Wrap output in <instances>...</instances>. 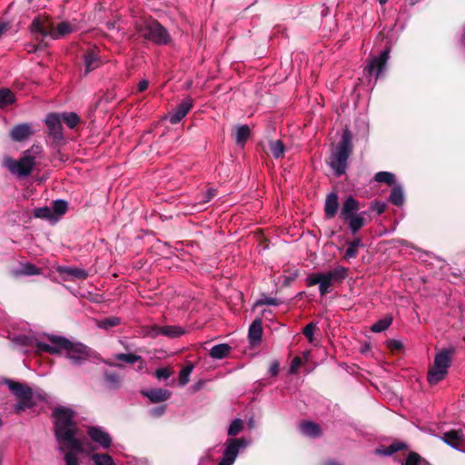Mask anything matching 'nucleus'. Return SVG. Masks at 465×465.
<instances>
[{"mask_svg":"<svg viewBox=\"0 0 465 465\" xmlns=\"http://www.w3.org/2000/svg\"><path fill=\"white\" fill-rule=\"evenodd\" d=\"M114 360L130 365L138 363L137 369L139 371L146 369L144 360L140 355L134 353H117L114 355Z\"/></svg>","mask_w":465,"mask_h":465,"instance_id":"nucleus-23","label":"nucleus"},{"mask_svg":"<svg viewBox=\"0 0 465 465\" xmlns=\"http://www.w3.org/2000/svg\"><path fill=\"white\" fill-rule=\"evenodd\" d=\"M57 155L59 156L60 161H64V156L60 153V152H57Z\"/></svg>","mask_w":465,"mask_h":465,"instance_id":"nucleus-61","label":"nucleus"},{"mask_svg":"<svg viewBox=\"0 0 465 465\" xmlns=\"http://www.w3.org/2000/svg\"><path fill=\"white\" fill-rule=\"evenodd\" d=\"M352 134L348 128L343 129L340 142L331 154L329 164L335 175L344 174L348 166V159L352 153Z\"/></svg>","mask_w":465,"mask_h":465,"instance_id":"nucleus-3","label":"nucleus"},{"mask_svg":"<svg viewBox=\"0 0 465 465\" xmlns=\"http://www.w3.org/2000/svg\"><path fill=\"white\" fill-rule=\"evenodd\" d=\"M349 243L351 245L354 246L356 249H359V247L363 246L361 238H355L353 241L350 242Z\"/></svg>","mask_w":465,"mask_h":465,"instance_id":"nucleus-57","label":"nucleus"},{"mask_svg":"<svg viewBox=\"0 0 465 465\" xmlns=\"http://www.w3.org/2000/svg\"><path fill=\"white\" fill-rule=\"evenodd\" d=\"M64 336L60 335H54V334H48L46 335L47 340L52 343V345H49L45 342L38 341L36 342V349L37 351L40 352H46L53 355H61V348L58 345L57 342L54 341L56 338H63Z\"/></svg>","mask_w":465,"mask_h":465,"instance_id":"nucleus-20","label":"nucleus"},{"mask_svg":"<svg viewBox=\"0 0 465 465\" xmlns=\"http://www.w3.org/2000/svg\"><path fill=\"white\" fill-rule=\"evenodd\" d=\"M311 356L310 351H305L300 355H296L291 361L288 374L298 375L306 374L311 369L309 358Z\"/></svg>","mask_w":465,"mask_h":465,"instance_id":"nucleus-13","label":"nucleus"},{"mask_svg":"<svg viewBox=\"0 0 465 465\" xmlns=\"http://www.w3.org/2000/svg\"><path fill=\"white\" fill-rule=\"evenodd\" d=\"M144 374L150 375L153 374L148 369H144ZM174 374V371L172 367L166 366V367H161L154 371L153 375L155 378H169L170 376Z\"/></svg>","mask_w":465,"mask_h":465,"instance_id":"nucleus-40","label":"nucleus"},{"mask_svg":"<svg viewBox=\"0 0 465 465\" xmlns=\"http://www.w3.org/2000/svg\"><path fill=\"white\" fill-rule=\"evenodd\" d=\"M391 47L387 45L380 54L379 56H371L369 60L368 65L364 71H367L370 76L375 75L378 79L380 74L383 72L390 58Z\"/></svg>","mask_w":465,"mask_h":465,"instance_id":"nucleus-10","label":"nucleus"},{"mask_svg":"<svg viewBox=\"0 0 465 465\" xmlns=\"http://www.w3.org/2000/svg\"><path fill=\"white\" fill-rule=\"evenodd\" d=\"M193 364L191 362H187L184 366H183L179 371L178 378H188L193 370Z\"/></svg>","mask_w":465,"mask_h":465,"instance_id":"nucleus-49","label":"nucleus"},{"mask_svg":"<svg viewBox=\"0 0 465 465\" xmlns=\"http://www.w3.org/2000/svg\"><path fill=\"white\" fill-rule=\"evenodd\" d=\"M316 329V324L314 322H310L302 330L303 335L308 339L310 342L313 341V334Z\"/></svg>","mask_w":465,"mask_h":465,"instance_id":"nucleus-46","label":"nucleus"},{"mask_svg":"<svg viewBox=\"0 0 465 465\" xmlns=\"http://www.w3.org/2000/svg\"><path fill=\"white\" fill-rule=\"evenodd\" d=\"M87 435L89 438L100 446L102 449H108L112 444L110 435L102 428L90 426L87 427Z\"/></svg>","mask_w":465,"mask_h":465,"instance_id":"nucleus-15","label":"nucleus"},{"mask_svg":"<svg viewBox=\"0 0 465 465\" xmlns=\"http://www.w3.org/2000/svg\"><path fill=\"white\" fill-rule=\"evenodd\" d=\"M68 209V203L64 200H55L52 203V213L54 215L62 216Z\"/></svg>","mask_w":465,"mask_h":465,"instance_id":"nucleus-39","label":"nucleus"},{"mask_svg":"<svg viewBox=\"0 0 465 465\" xmlns=\"http://www.w3.org/2000/svg\"><path fill=\"white\" fill-rule=\"evenodd\" d=\"M149 83L147 80H142L137 85V91L140 93L144 92L148 88Z\"/></svg>","mask_w":465,"mask_h":465,"instance_id":"nucleus-56","label":"nucleus"},{"mask_svg":"<svg viewBox=\"0 0 465 465\" xmlns=\"http://www.w3.org/2000/svg\"><path fill=\"white\" fill-rule=\"evenodd\" d=\"M374 180L378 183H383L389 186H392L395 183V175L390 172H378L374 175Z\"/></svg>","mask_w":465,"mask_h":465,"instance_id":"nucleus-37","label":"nucleus"},{"mask_svg":"<svg viewBox=\"0 0 465 465\" xmlns=\"http://www.w3.org/2000/svg\"><path fill=\"white\" fill-rule=\"evenodd\" d=\"M378 2L381 4V5H385L388 0H378Z\"/></svg>","mask_w":465,"mask_h":465,"instance_id":"nucleus-62","label":"nucleus"},{"mask_svg":"<svg viewBox=\"0 0 465 465\" xmlns=\"http://www.w3.org/2000/svg\"><path fill=\"white\" fill-rule=\"evenodd\" d=\"M54 341L61 348V355L74 366H81L95 357V351L82 342L72 341L65 337L56 338Z\"/></svg>","mask_w":465,"mask_h":465,"instance_id":"nucleus-4","label":"nucleus"},{"mask_svg":"<svg viewBox=\"0 0 465 465\" xmlns=\"http://www.w3.org/2000/svg\"><path fill=\"white\" fill-rule=\"evenodd\" d=\"M45 123L47 127L48 136L52 139L53 146H59L64 141L63 125L59 113H50L46 115Z\"/></svg>","mask_w":465,"mask_h":465,"instance_id":"nucleus-9","label":"nucleus"},{"mask_svg":"<svg viewBox=\"0 0 465 465\" xmlns=\"http://www.w3.org/2000/svg\"><path fill=\"white\" fill-rule=\"evenodd\" d=\"M281 302L276 298L265 297L257 302V305H273L277 306Z\"/></svg>","mask_w":465,"mask_h":465,"instance_id":"nucleus-50","label":"nucleus"},{"mask_svg":"<svg viewBox=\"0 0 465 465\" xmlns=\"http://www.w3.org/2000/svg\"><path fill=\"white\" fill-rule=\"evenodd\" d=\"M193 105V99L186 97L183 99L173 112L170 113L169 121L172 124H179L183 118L189 113Z\"/></svg>","mask_w":465,"mask_h":465,"instance_id":"nucleus-16","label":"nucleus"},{"mask_svg":"<svg viewBox=\"0 0 465 465\" xmlns=\"http://www.w3.org/2000/svg\"><path fill=\"white\" fill-rule=\"evenodd\" d=\"M360 209V202L352 195L345 197L341 205L339 216L348 225L352 234L358 233L366 224L364 213H359Z\"/></svg>","mask_w":465,"mask_h":465,"instance_id":"nucleus-5","label":"nucleus"},{"mask_svg":"<svg viewBox=\"0 0 465 465\" xmlns=\"http://www.w3.org/2000/svg\"><path fill=\"white\" fill-rule=\"evenodd\" d=\"M425 460L421 459L417 453H411L404 465H425Z\"/></svg>","mask_w":465,"mask_h":465,"instance_id":"nucleus-45","label":"nucleus"},{"mask_svg":"<svg viewBox=\"0 0 465 465\" xmlns=\"http://www.w3.org/2000/svg\"><path fill=\"white\" fill-rule=\"evenodd\" d=\"M55 29L52 23L41 20L40 17H35L31 24L32 32L39 33L43 36H50L53 39Z\"/></svg>","mask_w":465,"mask_h":465,"instance_id":"nucleus-19","label":"nucleus"},{"mask_svg":"<svg viewBox=\"0 0 465 465\" xmlns=\"http://www.w3.org/2000/svg\"><path fill=\"white\" fill-rule=\"evenodd\" d=\"M393 318L391 315H386L384 318L380 319L371 327V331L373 332H381L387 330L392 323Z\"/></svg>","mask_w":465,"mask_h":465,"instance_id":"nucleus-34","label":"nucleus"},{"mask_svg":"<svg viewBox=\"0 0 465 465\" xmlns=\"http://www.w3.org/2000/svg\"><path fill=\"white\" fill-rule=\"evenodd\" d=\"M300 430L303 434L310 437H316L321 433L319 425L310 421L302 422L300 424Z\"/></svg>","mask_w":465,"mask_h":465,"instance_id":"nucleus-31","label":"nucleus"},{"mask_svg":"<svg viewBox=\"0 0 465 465\" xmlns=\"http://www.w3.org/2000/svg\"><path fill=\"white\" fill-rule=\"evenodd\" d=\"M216 195V190L210 188L206 191L203 202L207 203Z\"/></svg>","mask_w":465,"mask_h":465,"instance_id":"nucleus-53","label":"nucleus"},{"mask_svg":"<svg viewBox=\"0 0 465 465\" xmlns=\"http://www.w3.org/2000/svg\"><path fill=\"white\" fill-rule=\"evenodd\" d=\"M114 98H115V94L113 91H111V92H107L106 94H104L103 95V97L100 99V102L104 101L105 103H110L113 100H114Z\"/></svg>","mask_w":465,"mask_h":465,"instance_id":"nucleus-54","label":"nucleus"},{"mask_svg":"<svg viewBox=\"0 0 465 465\" xmlns=\"http://www.w3.org/2000/svg\"><path fill=\"white\" fill-rule=\"evenodd\" d=\"M262 322L261 319H255L249 327L248 339L252 346H256L262 341Z\"/></svg>","mask_w":465,"mask_h":465,"instance_id":"nucleus-22","label":"nucleus"},{"mask_svg":"<svg viewBox=\"0 0 465 465\" xmlns=\"http://www.w3.org/2000/svg\"><path fill=\"white\" fill-rule=\"evenodd\" d=\"M451 362V352L444 350L437 353L433 367L428 371L427 378H434L436 375H445Z\"/></svg>","mask_w":465,"mask_h":465,"instance_id":"nucleus-12","label":"nucleus"},{"mask_svg":"<svg viewBox=\"0 0 465 465\" xmlns=\"http://www.w3.org/2000/svg\"><path fill=\"white\" fill-rule=\"evenodd\" d=\"M348 272L347 268L339 265L328 272L310 273L305 283L308 287L318 284L321 296H325L331 292L332 286L341 284L347 278Z\"/></svg>","mask_w":465,"mask_h":465,"instance_id":"nucleus-2","label":"nucleus"},{"mask_svg":"<svg viewBox=\"0 0 465 465\" xmlns=\"http://www.w3.org/2000/svg\"><path fill=\"white\" fill-rule=\"evenodd\" d=\"M248 441L245 439H231L225 443L223 457L219 465H232L238 456L239 449L245 448Z\"/></svg>","mask_w":465,"mask_h":465,"instance_id":"nucleus-11","label":"nucleus"},{"mask_svg":"<svg viewBox=\"0 0 465 465\" xmlns=\"http://www.w3.org/2000/svg\"><path fill=\"white\" fill-rule=\"evenodd\" d=\"M187 381L188 380H180L179 385L182 386V387L184 386L186 384Z\"/></svg>","mask_w":465,"mask_h":465,"instance_id":"nucleus-59","label":"nucleus"},{"mask_svg":"<svg viewBox=\"0 0 465 465\" xmlns=\"http://www.w3.org/2000/svg\"><path fill=\"white\" fill-rule=\"evenodd\" d=\"M251 134V130L247 124L240 125L237 127L234 134V141L238 145H244Z\"/></svg>","mask_w":465,"mask_h":465,"instance_id":"nucleus-30","label":"nucleus"},{"mask_svg":"<svg viewBox=\"0 0 465 465\" xmlns=\"http://www.w3.org/2000/svg\"><path fill=\"white\" fill-rule=\"evenodd\" d=\"M232 348L227 343L214 345L209 351V355L213 359H223L229 355Z\"/></svg>","mask_w":465,"mask_h":465,"instance_id":"nucleus-28","label":"nucleus"},{"mask_svg":"<svg viewBox=\"0 0 465 465\" xmlns=\"http://www.w3.org/2000/svg\"><path fill=\"white\" fill-rule=\"evenodd\" d=\"M76 26L69 22L64 21L57 25L55 29V33L54 35V39H58L62 36L69 35L75 31Z\"/></svg>","mask_w":465,"mask_h":465,"instance_id":"nucleus-29","label":"nucleus"},{"mask_svg":"<svg viewBox=\"0 0 465 465\" xmlns=\"http://www.w3.org/2000/svg\"><path fill=\"white\" fill-rule=\"evenodd\" d=\"M15 102V94L8 88L0 89V108H5Z\"/></svg>","mask_w":465,"mask_h":465,"instance_id":"nucleus-33","label":"nucleus"},{"mask_svg":"<svg viewBox=\"0 0 465 465\" xmlns=\"http://www.w3.org/2000/svg\"><path fill=\"white\" fill-rule=\"evenodd\" d=\"M5 384L19 401L15 406V410L17 411H24L26 408L35 405L38 401L47 400V394L34 392L30 388L23 383L16 382L12 380H5Z\"/></svg>","mask_w":465,"mask_h":465,"instance_id":"nucleus-8","label":"nucleus"},{"mask_svg":"<svg viewBox=\"0 0 465 465\" xmlns=\"http://www.w3.org/2000/svg\"><path fill=\"white\" fill-rule=\"evenodd\" d=\"M34 216L35 218H40V219H44V220L54 219V214L52 213V210L48 206H44V207L35 209Z\"/></svg>","mask_w":465,"mask_h":465,"instance_id":"nucleus-41","label":"nucleus"},{"mask_svg":"<svg viewBox=\"0 0 465 465\" xmlns=\"http://www.w3.org/2000/svg\"><path fill=\"white\" fill-rule=\"evenodd\" d=\"M136 28L141 37L155 45H165L171 42L166 28L152 16L137 22Z\"/></svg>","mask_w":465,"mask_h":465,"instance_id":"nucleus-6","label":"nucleus"},{"mask_svg":"<svg viewBox=\"0 0 465 465\" xmlns=\"http://www.w3.org/2000/svg\"><path fill=\"white\" fill-rule=\"evenodd\" d=\"M85 74L98 68L102 62L99 56V49L96 46L88 48L84 54Z\"/></svg>","mask_w":465,"mask_h":465,"instance_id":"nucleus-18","label":"nucleus"},{"mask_svg":"<svg viewBox=\"0 0 465 465\" xmlns=\"http://www.w3.org/2000/svg\"><path fill=\"white\" fill-rule=\"evenodd\" d=\"M58 272L61 274L66 275L68 277H71L73 279H85L88 276V273L85 270L81 268H75V267H68V266H62L59 267Z\"/></svg>","mask_w":465,"mask_h":465,"instance_id":"nucleus-25","label":"nucleus"},{"mask_svg":"<svg viewBox=\"0 0 465 465\" xmlns=\"http://www.w3.org/2000/svg\"><path fill=\"white\" fill-rule=\"evenodd\" d=\"M150 413L153 417H160L164 413V408L163 407L154 408L150 411Z\"/></svg>","mask_w":465,"mask_h":465,"instance_id":"nucleus-55","label":"nucleus"},{"mask_svg":"<svg viewBox=\"0 0 465 465\" xmlns=\"http://www.w3.org/2000/svg\"><path fill=\"white\" fill-rule=\"evenodd\" d=\"M184 332H185L184 330L180 326H176V325L160 326V325L154 324L149 328L147 335L152 338H155L159 335H163L165 337L173 339V338L182 336L183 334H184Z\"/></svg>","mask_w":465,"mask_h":465,"instance_id":"nucleus-14","label":"nucleus"},{"mask_svg":"<svg viewBox=\"0 0 465 465\" xmlns=\"http://www.w3.org/2000/svg\"><path fill=\"white\" fill-rule=\"evenodd\" d=\"M339 208L340 202L338 193L336 192L328 193L324 201V218L326 220L334 218L339 213Z\"/></svg>","mask_w":465,"mask_h":465,"instance_id":"nucleus-17","label":"nucleus"},{"mask_svg":"<svg viewBox=\"0 0 465 465\" xmlns=\"http://www.w3.org/2000/svg\"><path fill=\"white\" fill-rule=\"evenodd\" d=\"M438 381V380H434V379L430 380V384H431V385L436 384V381Z\"/></svg>","mask_w":465,"mask_h":465,"instance_id":"nucleus-63","label":"nucleus"},{"mask_svg":"<svg viewBox=\"0 0 465 465\" xmlns=\"http://www.w3.org/2000/svg\"><path fill=\"white\" fill-rule=\"evenodd\" d=\"M387 348L392 352H398L402 350L403 345L401 341L397 340H388L387 341Z\"/></svg>","mask_w":465,"mask_h":465,"instance_id":"nucleus-48","label":"nucleus"},{"mask_svg":"<svg viewBox=\"0 0 465 465\" xmlns=\"http://www.w3.org/2000/svg\"><path fill=\"white\" fill-rule=\"evenodd\" d=\"M358 255V249L348 243L344 257L346 259L355 258Z\"/></svg>","mask_w":465,"mask_h":465,"instance_id":"nucleus-52","label":"nucleus"},{"mask_svg":"<svg viewBox=\"0 0 465 465\" xmlns=\"http://www.w3.org/2000/svg\"><path fill=\"white\" fill-rule=\"evenodd\" d=\"M269 149L272 156L276 159L281 158L285 151V146L282 140L269 142Z\"/></svg>","mask_w":465,"mask_h":465,"instance_id":"nucleus-36","label":"nucleus"},{"mask_svg":"<svg viewBox=\"0 0 465 465\" xmlns=\"http://www.w3.org/2000/svg\"><path fill=\"white\" fill-rule=\"evenodd\" d=\"M386 207L385 203L375 200L371 203L370 210L376 212L380 215L385 212Z\"/></svg>","mask_w":465,"mask_h":465,"instance_id":"nucleus-47","label":"nucleus"},{"mask_svg":"<svg viewBox=\"0 0 465 465\" xmlns=\"http://www.w3.org/2000/svg\"><path fill=\"white\" fill-rule=\"evenodd\" d=\"M242 430V421L240 419L234 420L228 430V434L230 436L237 435Z\"/></svg>","mask_w":465,"mask_h":465,"instance_id":"nucleus-44","label":"nucleus"},{"mask_svg":"<svg viewBox=\"0 0 465 465\" xmlns=\"http://www.w3.org/2000/svg\"><path fill=\"white\" fill-rule=\"evenodd\" d=\"M33 131L29 124H20L15 125L10 131V137L15 142H22L26 140Z\"/></svg>","mask_w":465,"mask_h":465,"instance_id":"nucleus-21","label":"nucleus"},{"mask_svg":"<svg viewBox=\"0 0 465 465\" xmlns=\"http://www.w3.org/2000/svg\"><path fill=\"white\" fill-rule=\"evenodd\" d=\"M92 451H94L95 448H90ZM90 459L94 465H115L114 459L106 453L93 452L90 454Z\"/></svg>","mask_w":465,"mask_h":465,"instance_id":"nucleus-27","label":"nucleus"},{"mask_svg":"<svg viewBox=\"0 0 465 465\" xmlns=\"http://www.w3.org/2000/svg\"><path fill=\"white\" fill-rule=\"evenodd\" d=\"M41 151V146L33 145L30 149L25 151L24 155L19 160L5 156L4 165L10 173L17 174L19 177H26L31 174L35 165V157L32 153L36 154Z\"/></svg>","mask_w":465,"mask_h":465,"instance_id":"nucleus-7","label":"nucleus"},{"mask_svg":"<svg viewBox=\"0 0 465 465\" xmlns=\"http://www.w3.org/2000/svg\"><path fill=\"white\" fill-rule=\"evenodd\" d=\"M401 448H402V444H401V443H394V444H391V445H390L389 447H387L385 449H378V450H376V453L377 454H381V455H391L392 453L398 451Z\"/></svg>","mask_w":465,"mask_h":465,"instance_id":"nucleus-42","label":"nucleus"},{"mask_svg":"<svg viewBox=\"0 0 465 465\" xmlns=\"http://www.w3.org/2000/svg\"><path fill=\"white\" fill-rule=\"evenodd\" d=\"M53 415L59 450L64 453L66 465H80L77 455L84 451V445L75 438L78 429L73 421L74 411L68 407L59 406L54 410Z\"/></svg>","mask_w":465,"mask_h":465,"instance_id":"nucleus-1","label":"nucleus"},{"mask_svg":"<svg viewBox=\"0 0 465 465\" xmlns=\"http://www.w3.org/2000/svg\"><path fill=\"white\" fill-rule=\"evenodd\" d=\"M41 269L36 267L35 264L26 263L24 265L21 273L24 275H37L40 274Z\"/></svg>","mask_w":465,"mask_h":465,"instance_id":"nucleus-43","label":"nucleus"},{"mask_svg":"<svg viewBox=\"0 0 465 465\" xmlns=\"http://www.w3.org/2000/svg\"><path fill=\"white\" fill-rule=\"evenodd\" d=\"M460 43L463 45V47L465 48V30L463 31V33L461 35Z\"/></svg>","mask_w":465,"mask_h":465,"instance_id":"nucleus-58","label":"nucleus"},{"mask_svg":"<svg viewBox=\"0 0 465 465\" xmlns=\"http://www.w3.org/2000/svg\"><path fill=\"white\" fill-rule=\"evenodd\" d=\"M121 323V319L116 316H110L108 318L97 322V327L104 330H109L116 327Z\"/></svg>","mask_w":465,"mask_h":465,"instance_id":"nucleus-38","label":"nucleus"},{"mask_svg":"<svg viewBox=\"0 0 465 465\" xmlns=\"http://www.w3.org/2000/svg\"><path fill=\"white\" fill-rule=\"evenodd\" d=\"M152 402H161L169 399L170 392L163 389H154L143 392Z\"/></svg>","mask_w":465,"mask_h":465,"instance_id":"nucleus-26","label":"nucleus"},{"mask_svg":"<svg viewBox=\"0 0 465 465\" xmlns=\"http://www.w3.org/2000/svg\"><path fill=\"white\" fill-rule=\"evenodd\" d=\"M249 425H250L251 427H252V426H253V420H252V419H251V420H250V421H249Z\"/></svg>","mask_w":465,"mask_h":465,"instance_id":"nucleus-64","label":"nucleus"},{"mask_svg":"<svg viewBox=\"0 0 465 465\" xmlns=\"http://www.w3.org/2000/svg\"><path fill=\"white\" fill-rule=\"evenodd\" d=\"M279 371H280V362L276 360L272 361L270 364L269 373L272 377H275L279 374Z\"/></svg>","mask_w":465,"mask_h":465,"instance_id":"nucleus-51","label":"nucleus"},{"mask_svg":"<svg viewBox=\"0 0 465 465\" xmlns=\"http://www.w3.org/2000/svg\"><path fill=\"white\" fill-rule=\"evenodd\" d=\"M327 13H328V8H324V9L322 10V16H324V15H327Z\"/></svg>","mask_w":465,"mask_h":465,"instance_id":"nucleus-60","label":"nucleus"},{"mask_svg":"<svg viewBox=\"0 0 465 465\" xmlns=\"http://www.w3.org/2000/svg\"><path fill=\"white\" fill-rule=\"evenodd\" d=\"M60 120L64 122L69 128H74L80 123V117L76 113H59Z\"/></svg>","mask_w":465,"mask_h":465,"instance_id":"nucleus-35","label":"nucleus"},{"mask_svg":"<svg viewBox=\"0 0 465 465\" xmlns=\"http://www.w3.org/2000/svg\"><path fill=\"white\" fill-rule=\"evenodd\" d=\"M442 440L453 448H459L465 444V437L461 430H450L443 434Z\"/></svg>","mask_w":465,"mask_h":465,"instance_id":"nucleus-24","label":"nucleus"},{"mask_svg":"<svg viewBox=\"0 0 465 465\" xmlns=\"http://www.w3.org/2000/svg\"><path fill=\"white\" fill-rule=\"evenodd\" d=\"M389 201L396 206H401L404 203V194L401 186L396 185L392 188Z\"/></svg>","mask_w":465,"mask_h":465,"instance_id":"nucleus-32","label":"nucleus"}]
</instances>
